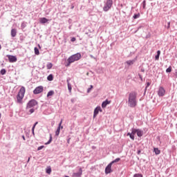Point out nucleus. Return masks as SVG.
I'll list each match as a JSON object with an SVG mask.
<instances>
[{
    "instance_id": "17",
    "label": "nucleus",
    "mask_w": 177,
    "mask_h": 177,
    "mask_svg": "<svg viewBox=\"0 0 177 177\" xmlns=\"http://www.w3.org/2000/svg\"><path fill=\"white\" fill-rule=\"evenodd\" d=\"M26 111L27 114L31 115V114H32V113H34V111H35V109H34V108L27 109V106H26Z\"/></svg>"
},
{
    "instance_id": "4",
    "label": "nucleus",
    "mask_w": 177,
    "mask_h": 177,
    "mask_svg": "<svg viewBox=\"0 0 177 177\" xmlns=\"http://www.w3.org/2000/svg\"><path fill=\"white\" fill-rule=\"evenodd\" d=\"M111 6H113V0H106L103 7L104 12H109L111 9Z\"/></svg>"
},
{
    "instance_id": "5",
    "label": "nucleus",
    "mask_w": 177,
    "mask_h": 177,
    "mask_svg": "<svg viewBox=\"0 0 177 177\" xmlns=\"http://www.w3.org/2000/svg\"><path fill=\"white\" fill-rule=\"evenodd\" d=\"M38 105V102L35 100H30L26 104L27 109H31L35 107V106Z\"/></svg>"
},
{
    "instance_id": "32",
    "label": "nucleus",
    "mask_w": 177,
    "mask_h": 177,
    "mask_svg": "<svg viewBox=\"0 0 177 177\" xmlns=\"http://www.w3.org/2000/svg\"><path fill=\"white\" fill-rule=\"evenodd\" d=\"M172 71V66H169L167 69H166V73H171Z\"/></svg>"
},
{
    "instance_id": "46",
    "label": "nucleus",
    "mask_w": 177,
    "mask_h": 177,
    "mask_svg": "<svg viewBox=\"0 0 177 177\" xmlns=\"http://www.w3.org/2000/svg\"><path fill=\"white\" fill-rule=\"evenodd\" d=\"M71 138H70L67 139V143L70 144V140H71Z\"/></svg>"
},
{
    "instance_id": "27",
    "label": "nucleus",
    "mask_w": 177,
    "mask_h": 177,
    "mask_svg": "<svg viewBox=\"0 0 177 177\" xmlns=\"http://www.w3.org/2000/svg\"><path fill=\"white\" fill-rule=\"evenodd\" d=\"M46 174H48V175H50V174L52 173V168L50 167H48L46 170Z\"/></svg>"
},
{
    "instance_id": "33",
    "label": "nucleus",
    "mask_w": 177,
    "mask_h": 177,
    "mask_svg": "<svg viewBox=\"0 0 177 177\" xmlns=\"http://www.w3.org/2000/svg\"><path fill=\"white\" fill-rule=\"evenodd\" d=\"M149 85H151V83L148 82L147 83V85H146L145 88V93H146V91H147V87H148Z\"/></svg>"
},
{
    "instance_id": "53",
    "label": "nucleus",
    "mask_w": 177,
    "mask_h": 177,
    "mask_svg": "<svg viewBox=\"0 0 177 177\" xmlns=\"http://www.w3.org/2000/svg\"><path fill=\"white\" fill-rule=\"evenodd\" d=\"M30 157L28 158V161H27V162H30Z\"/></svg>"
},
{
    "instance_id": "55",
    "label": "nucleus",
    "mask_w": 177,
    "mask_h": 177,
    "mask_svg": "<svg viewBox=\"0 0 177 177\" xmlns=\"http://www.w3.org/2000/svg\"><path fill=\"white\" fill-rule=\"evenodd\" d=\"M68 23H71V19H68Z\"/></svg>"
},
{
    "instance_id": "34",
    "label": "nucleus",
    "mask_w": 177,
    "mask_h": 177,
    "mask_svg": "<svg viewBox=\"0 0 177 177\" xmlns=\"http://www.w3.org/2000/svg\"><path fill=\"white\" fill-rule=\"evenodd\" d=\"M27 26V25L26 24V23L22 22L21 24V28L23 29L26 28V27Z\"/></svg>"
},
{
    "instance_id": "61",
    "label": "nucleus",
    "mask_w": 177,
    "mask_h": 177,
    "mask_svg": "<svg viewBox=\"0 0 177 177\" xmlns=\"http://www.w3.org/2000/svg\"><path fill=\"white\" fill-rule=\"evenodd\" d=\"M150 1H153V0H150Z\"/></svg>"
},
{
    "instance_id": "30",
    "label": "nucleus",
    "mask_w": 177,
    "mask_h": 177,
    "mask_svg": "<svg viewBox=\"0 0 177 177\" xmlns=\"http://www.w3.org/2000/svg\"><path fill=\"white\" fill-rule=\"evenodd\" d=\"M34 50H35V55H39V50L38 49V48L35 47Z\"/></svg>"
},
{
    "instance_id": "57",
    "label": "nucleus",
    "mask_w": 177,
    "mask_h": 177,
    "mask_svg": "<svg viewBox=\"0 0 177 177\" xmlns=\"http://www.w3.org/2000/svg\"><path fill=\"white\" fill-rule=\"evenodd\" d=\"M1 49H2V46H1V44H0V50H1Z\"/></svg>"
},
{
    "instance_id": "52",
    "label": "nucleus",
    "mask_w": 177,
    "mask_h": 177,
    "mask_svg": "<svg viewBox=\"0 0 177 177\" xmlns=\"http://www.w3.org/2000/svg\"><path fill=\"white\" fill-rule=\"evenodd\" d=\"M175 77L177 78V72L175 73Z\"/></svg>"
},
{
    "instance_id": "1",
    "label": "nucleus",
    "mask_w": 177,
    "mask_h": 177,
    "mask_svg": "<svg viewBox=\"0 0 177 177\" xmlns=\"http://www.w3.org/2000/svg\"><path fill=\"white\" fill-rule=\"evenodd\" d=\"M127 104L131 109L138 106V93L136 91H131L129 93Z\"/></svg>"
},
{
    "instance_id": "41",
    "label": "nucleus",
    "mask_w": 177,
    "mask_h": 177,
    "mask_svg": "<svg viewBox=\"0 0 177 177\" xmlns=\"http://www.w3.org/2000/svg\"><path fill=\"white\" fill-rule=\"evenodd\" d=\"M138 77H139V78H140V80L141 81H143V77H142V75H140V73H138Z\"/></svg>"
},
{
    "instance_id": "24",
    "label": "nucleus",
    "mask_w": 177,
    "mask_h": 177,
    "mask_svg": "<svg viewBox=\"0 0 177 177\" xmlns=\"http://www.w3.org/2000/svg\"><path fill=\"white\" fill-rule=\"evenodd\" d=\"M119 161H121V158H118L115 159L114 160H113L112 162H111L110 163L113 165V164H114L115 162H118Z\"/></svg>"
},
{
    "instance_id": "26",
    "label": "nucleus",
    "mask_w": 177,
    "mask_h": 177,
    "mask_svg": "<svg viewBox=\"0 0 177 177\" xmlns=\"http://www.w3.org/2000/svg\"><path fill=\"white\" fill-rule=\"evenodd\" d=\"M137 133H138V129H134V128L131 129V133L133 135H136Z\"/></svg>"
},
{
    "instance_id": "3",
    "label": "nucleus",
    "mask_w": 177,
    "mask_h": 177,
    "mask_svg": "<svg viewBox=\"0 0 177 177\" xmlns=\"http://www.w3.org/2000/svg\"><path fill=\"white\" fill-rule=\"evenodd\" d=\"M26 93V87L21 86L17 95V103H22L23 97H24V94Z\"/></svg>"
},
{
    "instance_id": "22",
    "label": "nucleus",
    "mask_w": 177,
    "mask_h": 177,
    "mask_svg": "<svg viewBox=\"0 0 177 177\" xmlns=\"http://www.w3.org/2000/svg\"><path fill=\"white\" fill-rule=\"evenodd\" d=\"M46 67H47V70H50V68H52V67H53V64L50 62H48Z\"/></svg>"
},
{
    "instance_id": "40",
    "label": "nucleus",
    "mask_w": 177,
    "mask_h": 177,
    "mask_svg": "<svg viewBox=\"0 0 177 177\" xmlns=\"http://www.w3.org/2000/svg\"><path fill=\"white\" fill-rule=\"evenodd\" d=\"M44 147H45V146H44V145H41V146H40V147H38L37 150H38V151L42 150V149H44Z\"/></svg>"
},
{
    "instance_id": "13",
    "label": "nucleus",
    "mask_w": 177,
    "mask_h": 177,
    "mask_svg": "<svg viewBox=\"0 0 177 177\" xmlns=\"http://www.w3.org/2000/svg\"><path fill=\"white\" fill-rule=\"evenodd\" d=\"M110 103H111V100H106L105 101H104V102L102 103V109H106V107H107V104H110Z\"/></svg>"
},
{
    "instance_id": "11",
    "label": "nucleus",
    "mask_w": 177,
    "mask_h": 177,
    "mask_svg": "<svg viewBox=\"0 0 177 177\" xmlns=\"http://www.w3.org/2000/svg\"><path fill=\"white\" fill-rule=\"evenodd\" d=\"M99 111H100V113H102V111H103V110H102V108L100 106H97L94 109V113H93V118H95V117H96V115H97V114H99Z\"/></svg>"
},
{
    "instance_id": "59",
    "label": "nucleus",
    "mask_w": 177,
    "mask_h": 177,
    "mask_svg": "<svg viewBox=\"0 0 177 177\" xmlns=\"http://www.w3.org/2000/svg\"><path fill=\"white\" fill-rule=\"evenodd\" d=\"M65 177H70V176H65Z\"/></svg>"
},
{
    "instance_id": "45",
    "label": "nucleus",
    "mask_w": 177,
    "mask_h": 177,
    "mask_svg": "<svg viewBox=\"0 0 177 177\" xmlns=\"http://www.w3.org/2000/svg\"><path fill=\"white\" fill-rule=\"evenodd\" d=\"M143 26H140L137 28V31H138V30H140V28H142Z\"/></svg>"
},
{
    "instance_id": "38",
    "label": "nucleus",
    "mask_w": 177,
    "mask_h": 177,
    "mask_svg": "<svg viewBox=\"0 0 177 177\" xmlns=\"http://www.w3.org/2000/svg\"><path fill=\"white\" fill-rule=\"evenodd\" d=\"M93 88V85H91L90 87L87 89V93H89L91 92V90Z\"/></svg>"
},
{
    "instance_id": "56",
    "label": "nucleus",
    "mask_w": 177,
    "mask_h": 177,
    "mask_svg": "<svg viewBox=\"0 0 177 177\" xmlns=\"http://www.w3.org/2000/svg\"><path fill=\"white\" fill-rule=\"evenodd\" d=\"M131 135V133H127V136H129Z\"/></svg>"
},
{
    "instance_id": "54",
    "label": "nucleus",
    "mask_w": 177,
    "mask_h": 177,
    "mask_svg": "<svg viewBox=\"0 0 177 177\" xmlns=\"http://www.w3.org/2000/svg\"><path fill=\"white\" fill-rule=\"evenodd\" d=\"M74 8V6H71V9H73Z\"/></svg>"
},
{
    "instance_id": "58",
    "label": "nucleus",
    "mask_w": 177,
    "mask_h": 177,
    "mask_svg": "<svg viewBox=\"0 0 177 177\" xmlns=\"http://www.w3.org/2000/svg\"><path fill=\"white\" fill-rule=\"evenodd\" d=\"M2 117V114L0 113V118Z\"/></svg>"
},
{
    "instance_id": "47",
    "label": "nucleus",
    "mask_w": 177,
    "mask_h": 177,
    "mask_svg": "<svg viewBox=\"0 0 177 177\" xmlns=\"http://www.w3.org/2000/svg\"><path fill=\"white\" fill-rule=\"evenodd\" d=\"M140 153H142V151H140V150H138V151H137V154H140Z\"/></svg>"
},
{
    "instance_id": "9",
    "label": "nucleus",
    "mask_w": 177,
    "mask_h": 177,
    "mask_svg": "<svg viewBox=\"0 0 177 177\" xmlns=\"http://www.w3.org/2000/svg\"><path fill=\"white\" fill-rule=\"evenodd\" d=\"M62 122H63V120H61L60 122L59 123L57 129L55 131V136H59V135H60V129H63V126H62Z\"/></svg>"
},
{
    "instance_id": "21",
    "label": "nucleus",
    "mask_w": 177,
    "mask_h": 177,
    "mask_svg": "<svg viewBox=\"0 0 177 177\" xmlns=\"http://www.w3.org/2000/svg\"><path fill=\"white\" fill-rule=\"evenodd\" d=\"M153 151L156 156H158L161 153V151L158 148H154Z\"/></svg>"
},
{
    "instance_id": "16",
    "label": "nucleus",
    "mask_w": 177,
    "mask_h": 177,
    "mask_svg": "<svg viewBox=\"0 0 177 177\" xmlns=\"http://www.w3.org/2000/svg\"><path fill=\"white\" fill-rule=\"evenodd\" d=\"M48 21H49V19H46V17H41L39 19L40 24H45L46 23H48Z\"/></svg>"
},
{
    "instance_id": "25",
    "label": "nucleus",
    "mask_w": 177,
    "mask_h": 177,
    "mask_svg": "<svg viewBox=\"0 0 177 177\" xmlns=\"http://www.w3.org/2000/svg\"><path fill=\"white\" fill-rule=\"evenodd\" d=\"M139 17H140V13H139V12L137 14H134L133 16V18L134 19H139Z\"/></svg>"
},
{
    "instance_id": "28",
    "label": "nucleus",
    "mask_w": 177,
    "mask_h": 177,
    "mask_svg": "<svg viewBox=\"0 0 177 177\" xmlns=\"http://www.w3.org/2000/svg\"><path fill=\"white\" fill-rule=\"evenodd\" d=\"M47 80L48 81H52L53 80V74H50L48 77H47Z\"/></svg>"
},
{
    "instance_id": "14",
    "label": "nucleus",
    "mask_w": 177,
    "mask_h": 177,
    "mask_svg": "<svg viewBox=\"0 0 177 177\" xmlns=\"http://www.w3.org/2000/svg\"><path fill=\"white\" fill-rule=\"evenodd\" d=\"M70 78H68L66 80L67 85H68V91L69 93H71V90L73 89V87L71 86V84L70 83Z\"/></svg>"
},
{
    "instance_id": "35",
    "label": "nucleus",
    "mask_w": 177,
    "mask_h": 177,
    "mask_svg": "<svg viewBox=\"0 0 177 177\" xmlns=\"http://www.w3.org/2000/svg\"><path fill=\"white\" fill-rule=\"evenodd\" d=\"M143 9H146V0H144L142 3Z\"/></svg>"
},
{
    "instance_id": "19",
    "label": "nucleus",
    "mask_w": 177,
    "mask_h": 177,
    "mask_svg": "<svg viewBox=\"0 0 177 177\" xmlns=\"http://www.w3.org/2000/svg\"><path fill=\"white\" fill-rule=\"evenodd\" d=\"M137 136H138V138H142V136H143V131H142L141 129H138Z\"/></svg>"
},
{
    "instance_id": "29",
    "label": "nucleus",
    "mask_w": 177,
    "mask_h": 177,
    "mask_svg": "<svg viewBox=\"0 0 177 177\" xmlns=\"http://www.w3.org/2000/svg\"><path fill=\"white\" fill-rule=\"evenodd\" d=\"M52 143V134H50V138L47 142L45 143V145H50Z\"/></svg>"
},
{
    "instance_id": "7",
    "label": "nucleus",
    "mask_w": 177,
    "mask_h": 177,
    "mask_svg": "<svg viewBox=\"0 0 177 177\" xmlns=\"http://www.w3.org/2000/svg\"><path fill=\"white\" fill-rule=\"evenodd\" d=\"M165 95V89L164 88V87L160 86L158 91V96H159V97H162Z\"/></svg>"
},
{
    "instance_id": "44",
    "label": "nucleus",
    "mask_w": 177,
    "mask_h": 177,
    "mask_svg": "<svg viewBox=\"0 0 177 177\" xmlns=\"http://www.w3.org/2000/svg\"><path fill=\"white\" fill-rule=\"evenodd\" d=\"M90 57L91 59H94V60H96V57H95L93 55H90Z\"/></svg>"
},
{
    "instance_id": "20",
    "label": "nucleus",
    "mask_w": 177,
    "mask_h": 177,
    "mask_svg": "<svg viewBox=\"0 0 177 177\" xmlns=\"http://www.w3.org/2000/svg\"><path fill=\"white\" fill-rule=\"evenodd\" d=\"M160 55H161V50H158L157 51V55L155 56V60H159Z\"/></svg>"
},
{
    "instance_id": "23",
    "label": "nucleus",
    "mask_w": 177,
    "mask_h": 177,
    "mask_svg": "<svg viewBox=\"0 0 177 177\" xmlns=\"http://www.w3.org/2000/svg\"><path fill=\"white\" fill-rule=\"evenodd\" d=\"M53 95H55V91H50L47 93V97H49V96H53Z\"/></svg>"
},
{
    "instance_id": "8",
    "label": "nucleus",
    "mask_w": 177,
    "mask_h": 177,
    "mask_svg": "<svg viewBox=\"0 0 177 177\" xmlns=\"http://www.w3.org/2000/svg\"><path fill=\"white\" fill-rule=\"evenodd\" d=\"M10 63H16L17 62V57L15 55H7Z\"/></svg>"
},
{
    "instance_id": "36",
    "label": "nucleus",
    "mask_w": 177,
    "mask_h": 177,
    "mask_svg": "<svg viewBox=\"0 0 177 177\" xmlns=\"http://www.w3.org/2000/svg\"><path fill=\"white\" fill-rule=\"evenodd\" d=\"M130 139L131 140H135V135L131 133V135L129 136Z\"/></svg>"
},
{
    "instance_id": "50",
    "label": "nucleus",
    "mask_w": 177,
    "mask_h": 177,
    "mask_svg": "<svg viewBox=\"0 0 177 177\" xmlns=\"http://www.w3.org/2000/svg\"><path fill=\"white\" fill-rule=\"evenodd\" d=\"M142 73H145V68H141Z\"/></svg>"
},
{
    "instance_id": "18",
    "label": "nucleus",
    "mask_w": 177,
    "mask_h": 177,
    "mask_svg": "<svg viewBox=\"0 0 177 177\" xmlns=\"http://www.w3.org/2000/svg\"><path fill=\"white\" fill-rule=\"evenodd\" d=\"M17 34V30H16L15 28H12L11 30V37L12 38H15V37H16Z\"/></svg>"
},
{
    "instance_id": "43",
    "label": "nucleus",
    "mask_w": 177,
    "mask_h": 177,
    "mask_svg": "<svg viewBox=\"0 0 177 177\" xmlns=\"http://www.w3.org/2000/svg\"><path fill=\"white\" fill-rule=\"evenodd\" d=\"M169 27H171V22L170 21H169L167 23V28L168 29V28H169Z\"/></svg>"
},
{
    "instance_id": "6",
    "label": "nucleus",
    "mask_w": 177,
    "mask_h": 177,
    "mask_svg": "<svg viewBox=\"0 0 177 177\" xmlns=\"http://www.w3.org/2000/svg\"><path fill=\"white\" fill-rule=\"evenodd\" d=\"M41 92H44V86H39L36 87L33 91L34 95H38L39 93H41Z\"/></svg>"
},
{
    "instance_id": "2",
    "label": "nucleus",
    "mask_w": 177,
    "mask_h": 177,
    "mask_svg": "<svg viewBox=\"0 0 177 177\" xmlns=\"http://www.w3.org/2000/svg\"><path fill=\"white\" fill-rule=\"evenodd\" d=\"M81 57V53H77L76 54L72 55L68 58V63L65 65L66 67H70L71 63H74V62H78V60H80Z\"/></svg>"
},
{
    "instance_id": "48",
    "label": "nucleus",
    "mask_w": 177,
    "mask_h": 177,
    "mask_svg": "<svg viewBox=\"0 0 177 177\" xmlns=\"http://www.w3.org/2000/svg\"><path fill=\"white\" fill-rule=\"evenodd\" d=\"M35 129H32V135H35V133L34 132Z\"/></svg>"
},
{
    "instance_id": "37",
    "label": "nucleus",
    "mask_w": 177,
    "mask_h": 177,
    "mask_svg": "<svg viewBox=\"0 0 177 177\" xmlns=\"http://www.w3.org/2000/svg\"><path fill=\"white\" fill-rule=\"evenodd\" d=\"M133 177H143V175L142 174H136Z\"/></svg>"
},
{
    "instance_id": "60",
    "label": "nucleus",
    "mask_w": 177,
    "mask_h": 177,
    "mask_svg": "<svg viewBox=\"0 0 177 177\" xmlns=\"http://www.w3.org/2000/svg\"><path fill=\"white\" fill-rule=\"evenodd\" d=\"M39 48H41V46L39 45Z\"/></svg>"
},
{
    "instance_id": "15",
    "label": "nucleus",
    "mask_w": 177,
    "mask_h": 177,
    "mask_svg": "<svg viewBox=\"0 0 177 177\" xmlns=\"http://www.w3.org/2000/svg\"><path fill=\"white\" fill-rule=\"evenodd\" d=\"M136 60H138V57L134 58L133 60L127 61L126 63L128 66H132V64H133L135 63V62H136Z\"/></svg>"
},
{
    "instance_id": "42",
    "label": "nucleus",
    "mask_w": 177,
    "mask_h": 177,
    "mask_svg": "<svg viewBox=\"0 0 177 177\" xmlns=\"http://www.w3.org/2000/svg\"><path fill=\"white\" fill-rule=\"evenodd\" d=\"M76 39H77L75 37H72L71 41V42H75Z\"/></svg>"
},
{
    "instance_id": "51",
    "label": "nucleus",
    "mask_w": 177,
    "mask_h": 177,
    "mask_svg": "<svg viewBox=\"0 0 177 177\" xmlns=\"http://www.w3.org/2000/svg\"><path fill=\"white\" fill-rule=\"evenodd\" d=\"M71 27H72L71 25H70V26H68L69 30H71Z\"/></svg>"
},
{
    "instance_id": "49",
    "label": "nucleus",
    "mask_w": 177,
    "mask_h": 177,
    "mask_svg": "<svg viewBox=\"0 0 177 177\" xmlns=\"http://www.w3.org/2000/svg\"><path fill=\"white\" fill-rule=\"evenodd\" d=\"M21 138H22V139H23L24 140H26V137L24 136V135H23V136H21Z\"/></svg>"
},
{
    "instance_id": "10",
    "label": "nucleus",
    "mask_w": 177,
    "mask_h": 177,
    "mask_svg": "<svg viewBox=\"0 0 177 177\" xmlns=\"http://www.w3.org/2000/svg\"><path fill=\"white\" fill-rule=\"evenodd\" d=\"M112 164L109 163L105 168V174L106 175H109V174H111L113 172V170L111 169Z\"/></svg>"
},
{
    "instance_id": "39",
    "label": "nucleus",
    "mask_w": 177,
    "mask_h": 177,
    "mask_svg": "<svg viewBox=\"0 0 177 177\" xmlns=\"http://www.w3.org/2000/svg\"><path fill=\"white\" fill-rule=\"evenodd\" d=\"M37 125H38V122H36L33 124L32 129H35V127H37Z\"/></svg>"
},
{
    "instance_id": "31",
    "label": "nucleus",
    "mask_w": 177,
    "mask_h": 177,
    "mask_svg": "<svg viewBox=\"0 0 177 177\" xmlns=\"http://www.w3.org/2000/svg\"><path fill=\"white\" fill-rule=\"evenodd\" d=\"M0 74H1V75H5V74H6V69L5 68L1 69L0 71Z\"/></svg>"
},
{
    "instance_id": "12",
    "label": "nucleus",
    "mask_w": 177,
    "mask_h": 177,
    "mask_svg": "<svg viewBox=\"0 0 177 177\" xmlns=\"http://www.w3.org/2000/svg\"><path fill=\"white\" fill-rule=\"evenodd\" d=\"M73 177H81L82 176V168L80 167L79 171L77 173H73L72 175Z\"/></svg>"
}]
</instances>
